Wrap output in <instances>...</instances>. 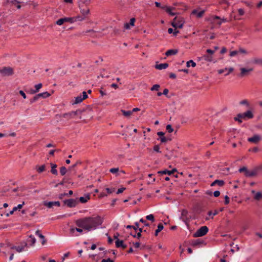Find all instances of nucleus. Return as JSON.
<instances>
[{
    "label": "nucleus",
    "instance_id": "f257e3e1",
    "mask_svg": "<svg viewBox=\"0 0 262 262\" xmlns=\"http://www.w3.org/2000/svg\"><path fill=\"white\" fill-rule=\"evenodd\" d=\"M103 222V219L98 215L96 217H84L75 221L76 225L88 231L95 230L101 225Z\"/></svg>",
    "mask_w": 262,
    "mask_h": 262
},
{
    "label": "nucleus",
    "instance_id": "f03ea898",
    "mask_svg": "<svg viewBox=\"0 0 262 262\" xmlns=\"http://www.w3.org/2000/svg\"><path fill=\"white\" fill-rule=\"evenodd\" d=\"M92 108L90 105L86 106L85 108L82 109L79 108L75 111H71L67 113L63 114L61 116L68 120L74 118L75 116L81 114L85 111H91Z\"/></svg>",
    "mask_w": 262,
    "mask_h": 262
},
{
    "label": "nucleus",
    "instance_id": "7ed1b4c3",
    "mask_svg": "<svg viewBox=\"0 0 262 262\" xmlns=\"http://www.w3.org/2000/svg\"><path fill=\"white\" fill-rule=\"evenodd\" d=\"M185 23V21L183 17L176 16L171 23V25L175 29H182Z\"/></svg>",
    "mask_w": 262,
    "mask_h": 262
},
{
    "label": "nucleus",
    "instance_id": "20e7f679",
    "mask_svg": "<svg viewBox=\"0 0 262 262\" xmlns=\"http://www.w3.org/2000/svg\"><path fill=\"white\" fill-rule=\"evenodd\" d=\"M238 171L241 173L244 172L245 177L249 178L255 177L257 174V172L255 167L252 170L249 171L246 167L243 166L238 169Z\"/></svg>",
    "mask_w": 262,
    "mask_h": 262
},
{
    "label": "nucleus",
    "instance_id": "39448f33",
    "mask_svg": "<svg viewBox=\"0 0 262 262\" xmlns=\"http://www.w3.org/2000/svg\"><path fill=\"white\" fill-rule=\"evenodd\" d=\"M208 231L209 229L207 226H202L199 228L194 233H193V237H198L203 236L207 234Z\"/></svg>",
    "mask_w": 262,
    "mask_h": 262
},
{
    "label": "nucleus",
    "instance_id": "423d86ee",
    "mask_svg": "<svg viewBox=\"0 0 262 262\" xmlns=\"http://www.w3.org/2000/svg\"><path fill=\"white\" fill-rule=\"evenodd\" d=\"M14 73L13 69L10 67H4L0 68V74L2 76H10Z\"/></svg>",
    "mask_w": 262,
    "mask_h": 262
},
{
    "label": "nucleus",
    "instance_id": "0eeeda50",
    "mask_svg": "<svg viewBox=\"0 0 262 262\" xmlns=\"http://www.w3.org/2000/svg\"><path fill=\"white\" fill-rule=\"evenodd\" d=\"M50 96H51V94H50L48 92H43L41 93L36 94L32 98L30 99V103L32 104L33 103L37 101L40 98L45 99L48 97H49Z\"/></svg>",
    "mask_w": 262,
    "mask_h": 262
},
{
    "label": "nucleus",
    "instance_id": "6e6552de",
    "mask_svg": "<svg viewBox=\"0 0 262 262\" xmlns=\"http://www.w3.org/2000/svg\"><path fill=\"white\" fill-rule=\"evenodd\" d=\"M63 203L68 207L73 208L75 207L77 205V204L78 203V201L77 200V199H70L64 200Z\"/></svg>",
    "mask_w": 262,
    "mask_h": 262
},
{
    "label": "nucleus",
    "instance_id": "1a4fd4ad",
    "mask_svg": "<svg viewBox=\"0 0 262 262\" xmlns=\"http://www.w3.org/2000/svg\"><path fill=\"white\" fill-rule=\"evenodd\" d=\"M64 23H70L71 24H72L73 23V18H72V17H66L60 18L56 21V24L57 25L61 26L63 25Z\"/></svg>",
    "mask_w": 262,
    "mask_h": 262
},
{
    "label": "nucleus",
    "instance_id": "9d476101",
    "mask_svg": "<svg viewBox=\"0 0 262 262\" xmlns=\"http://www.w3.org/2000/svg\"><path fill=\"white\" fill-rule=\"evenodd\" d=\"M43 204L44 206L47 207L49 208H52L53 206H57L58 207L60 206V203L59 201H43Z\"/></svg>",
    "mask_w": 262,
    "mask_h": 262
},
{
    "label": "nucleus",
    "instance_id": "9b49d317",
    "mask_svg": "<svg viewBox=\"0 0 262 262\" xmlns=\"http://www.w3.org/2000/svg\"><path fill=\"white\" fill-rule=\"evenodd\" d=\"M242 114L243 119L245 120L252 119L254 117V115L251 110H248Z\"/></svg>",
    "mask_w": 262,
    "mask_h": 262
},
{
    "label": "nucleus",
    "instance_id": "f8f14e48",
    "mask_svg": "<svg viewBox=\"0 0 262 262\" xmlns=\"http://www.w3.org/2000/svg\"><path fill=\"white\" fill-rule=\"evenodd\" d=\"M188 214V212L186 209H183L181 212V216L180 220H182L186 225H188V222L189 221L188 218L187 217Z\"/></svg>",
    "mask_w": 262,
    "mask_h": 262
},
{
    "label": "nucleus",
    "instance_id": "ddd939ff",
    "mask_svg": "<svg viewBox=\"0 0 262 262\" xmlns=\"http://www.w3.org/2000/svg\"><path fill=\"white\" fill-rule=\"evenodd\" d=\"M161 9L164 10L170 16H174L177 14L176 13L172 11V10H175V8L174 7L163 6L161 7Z\"/></svg>",
    "mask_w": 262,
    "mask_h": 262
},
{
    "label": "nucleus",
    "instance_id": "4468645a",
    "mask_svg": "<svg viewBox=\"0 0 262 262\" xmlns=\"http://www.w3.org/2000/svg\"><path fill=\"white\" fill-rule=\"evenodd\" d=\"M261 139V137L258 135H254L253 136L248 138V141L254 144L258 143Z\"/></svg>",
    "mask_w": 262,
    "mask_h": 262
},
{
    "label": "nucleus",
    "instance_id": "2eb2a0df",
    "mask_svg": "<svg viewBox=\"0 0 262 262\" xmlns=\"http://www.w3.org/2000/svg\"><path fill=\"white\" fill-rule=\"evenodd\" d=\"M206 244V242L204 240L201 239H192L191 242V245L193 247H196L201 245H205Z\"/></svg>",
    "mask_w": 262,
    "mask_h": 262
},
{
    "label": "nucleus",
    "instance_id": "dca6fc26",
    "mask_svg": "<svg viewBox=\"0 0 262 262\" xmlns=\"http://www.w3.org/2000/svg\"><path fill=\"white\" fill-rule=\"evenodd\" d=\"M177 171V170L176 168H173L171 170H169L167 169H164L163 170H161L158 171V173L159 174H167L168 176H171V174H173L175 172Z\"/></svg>",
    "mask_w": 262,
    "mask_h": 262
},
{
    "label": "nucleus",
    "instance_id": "f3484780",
    "mask_svg": "<svg viewBox=\"0 0 262 262\" xmlns=\"http://www.w3.org/2000/svg\"><path fill=\"white\" fill-rule=\"evenodd\" d=\"M205 12V10H202L200 11H199L198 9H194L191 12V15H195L197 18H201L204 15Z\"/></svg>",
    "mask_w": 262,
    "mask_h": 262
},
{
    "label": "nucleus",
    "instance_id": "a211bd4d",
    "mask_svg": "<svg viewBox=\"0 0 262 262\" xmlns=\"http://www.w3.org/2000/svg\"><path fill=\"white\" fill-rule=\"evenodd\" d=\"M240 70H241V73L239 74V76L240 77H243L248 75L250 72H251L253 71V69L250 68V69H247L245 68H241Z\"/></svg>",
    "mask_w": 262,
    "mask_h": 262
},
{
    "label": "nucleus",
    "instance_id": "6ab92c4d",
    "mask_svg": "<svg viewBox=\"0 0 262 262\" xmlns=\"http://www.w3.org/2000/svg\"><path fill=\"white\" fill-rule=\"evenodd\" d=\"M164 135L165 133L163 132H158L157 133V135L159 136L157 140H160L161 143H166L167 142V139H166V137L164 136Z\"/></svg>",
    "mask_w": 262,
    "mask_h": 262
},
{
    "label": "nucleus",
    "instance_id": "aec40b11",
    "mask_svg": "<svg viewBox=\"0 0 262 262\" xmlns=\"http://www.w3.org/2000/svg\"><path fill=\"white\" fill-rule=\"evenodd\" d=\"M84 196H81L78 199V202H80L81 203H85L88 202V200L90 199V194L89 193L85 194Z\"/></svg>",
    "mask_w": 262,
    "mask_h": 262
},
{
    "label": "nucleus",
    "instance_id": "412c9836",
    "mask_svg": "<svg viewBox=\"0 0 262 262\" xmlns=\"http://www.w3.org/2000/svg\"><path fill=\"white\" fill-rule=\"evenodd\" d=\"M168 64L167 63H160V64H157L155 65V68L156 69L161 70L163 69H165L167 68L168 67Z\"/></svg>",
    "mask_w": 262,
    "mask_h": 262
},
{
    "label": "nucleus",
    "instance_id": "4be33fe9",
    "mask_svg": "<svg viewBox=\"0 0 262 262\" xmlns=\"http://www.w3.org/2000/svg\"><path fill=\"white\" fill-rule=\"evenodd\" d=\"M252 193L255 194L254 199L255 200L259 201L262 199V193L261 192H256L255 190H252L251 191Z\"/></svg>",
    "mask_w": 262,
    "mask_h": 262
},
{
    "label": "nucleus",
    "instance_id": "5701e85b",
    "mask_svg": "<svg viewBox=\"0 0 262 262\" xmlns=\"http://www.w3.org/2000/svg\"><path fill=\"white\" fill-rule=\"evenodd\" d=\"M225 182L222 180H215L211 184V186H214L216 185H218L220 186H223L225 184Z\"/></svg>",
    "mask_w": 262,
    "mask_h": 262
},
{
    "label": "nucleus",
    "instance_id": "b1692460",
    "mask_svg": "<svg viewBox=\"0 0 262 262\" xmlns=\"http://www.w3.org/2000/svg\"><path fill=\"white\" fill-rule=\"evenodd\" d=\"M178 49H170L167 50L165 53V55L166 56H169L171 55H174L177 54L178 53Z\"/></svg>",
    "mask_w": 262,
    "mask_h": 262
},
{
    "label": "nucleus",
    "instance_id": "393cba45",
    "mask_svg": "<svg viewBox=\"0 0 262 262\" xmlns=\"http://www.w3.org/2000/svg\"><path fill=\"white\" fill-rule=\"evenodd\" d=\"M81 162L80 160H78L74 164L70 166L68 168V171H73L74 173H76V171L75 170V168L78 165L81 164Z\"/></svg>",
    "mask_w": 262,
    "mask_h": 262
},
{
    "label": "nucleus",
    "instance_id": "a878e982",
    "mask_svg": "<svg viewBox=\"0 0 262 262\" xmlns=\"http://www.w3.org/2000/svg\"><path fill=\"white\" fill-rule=\"evenodd\" d=\"M83 100V98H82V96L79 95L76 97H75V100L73 101H71V103L72 105L80 103Z\"/></svg>",
    "mask_w": 262,
    "mask_h": 262
},
{
    "label": "nucleus",
    "instance_id": "bb28decb",
    "mask_svg": "<svg viewBox=\"0 0 262 262\" xmlns=\"http://www.w3.org/2000/svg\"><path fill=\"white\" fill-rule=\"evenodd\" d=\"M35 234L38 236L39 238H40L41 239H42V241H41V244L42 245H45V243H46L47 241L45 239V237L44 235H43L40 230H37L36 232H35Z\"/></svg>",
    "mask_w": 262,
    "mask_h": 262
},
{
    "label": "nucleus",
    "instance_id": "cd10ccee",
    "mask_svg": "<svg viewBox=\"0 0 262 262\" xmlns=\"http://www.w3.org/2000/svg\"><path fill=\"white\" fill-rule=\"evenodd\" d=\"M50 165H51V172L52 174L57 176L58 174V171H57V170L56 169V168L57 167V164L53 163H51Z\"/></svg>",
    "mask_w": 262,
    "mask_h": 262
},
{
    "label": "nucleus",
    "instance_id": "c85d7f7f",
    "mask_svg": "<svg viewBox=\"0 0 262 262\" xmlns=\"http://www.w3.org/2000/svg\"><path fill=\"white\" fill-rule=\"evenodd\" d=\"M35 169L38 172V173H40L46 170V165L43 164L41 166L36 165L35 167Z\"/></svg>",
    "mask_w": 262,
    "mask_h": 262
},
{
    "label": "nucleus",
    "instance_id": "c756f323",
    "mask_svg": "<svg viewBox=\"0 0 262 262\" xmlns=\"http://www.w3.org/2000/svg\"><path fill=\"white\" fill-rule=\"evenodd\" d=\"M30 239L27 240V242L29 244L30 246H33L36 243V239L33 235H30L29 236Z\"/></svg>",
    "mask_w": 262,
    "mask_h": 262
},
{
    "label": "nucleus",
    "instance_id": "7c9ffc66",
    "mask_svg": "<svg viewBox=\"0 0 262 262\" xmlns=\"http://www.w3.org/2000/svg\"><path fill=\"white\" fill-rule=\"evenodd\" d=\"M164 228V226L162 223H159L158 225L157 229L155 230V235L156 236H158L159 233Z\"/></svg>",
    "mask_w": 262,
    "mask_h": 262
},
{
    "label": "nucleus",
    "instance_id": "2f4dec72",
    "mask_svg": "<svg viewBox=\"0 0 262 262\" xmlns=\"http://www.w3.org/2000/svg\"><path fill=\"white\" fill-rule=\"evenodd\" d=\"M79 8L80 9V13L85 17L86 15L90 13V9L89 8L82 9L81 6L79 5Z\"/></svg>",
    "mask_w": 262,
    "mask_h": 262
},
{
    "label": "nucleus",
    "instance_id": "473e14b6",
    "mask_svg": "<svg viewBox=\"0 0 262 262\" xmlns=\"http://www.w3.org/2000/svg\"><path fill=\"white\" fill-rule=\"evenodd\" d=\"M194 211L195 213L199 214L203 211V208L200 205H196L194 207Z\"/></svg>",
    "mask_w": 262,
    "mask_h": 262
},
{
    "label": "nucleus",
    "instance_id": "72a5a7b5",
    "mask_svg": "<svg viewBox=\"0 0 262 262\" xmlns=\"http://www.w3.org/2000/svg\"><path fill=\"white\" fill-rule=\"evenodd\" d=\"M73 193V191L72 190H69L68 193H61V194H59V196H58V198L60 200L62 199L65 196H70L71 195H72Z\"/></svg>",
    "mask_w": 262,
    "mask_h": 262
},
{
    "label": "nucleus",
    "instance_id": "f704fd0d",
    "mask_svg": "<svg viewBox=\"0 0 262 262\" xmlns=\"http://www.w3.org/2000/svg\"><path fill=\"white\" fill-rule=\"evenodd\" d=\"M252 62L254 64L262 66V59L261 58H254L252 60Z\"/></svg>",
    "mask_w": 262,
    "mask_h": 262
},
{
    "label": "nucleus",
    "instance_id": "c9c22d12",
    "mask_svg": "<svg viewBox=\"0 0 262 262\" xmlns=\"http://www.w3.org/2000/svg\"><path fill=\"white\" fill-rule=\"evenodd\" d=\"M202 58L206 61L211 62L213 61L212 56L210 55H204Z\"/></svg>",
    "mask_w": 262,
    "mask_h": 262
},
{
    "label": "nucleus",
    "instance_id": "e433bc0d",
    "mask_svg": "<svg viewBox=\"0 0 262 262\" xmlns=\"http://www.w3.org/2000/svg\"><path fill=\"white\" fill-rule=\"evenodd\" d=\"M11 249H15L17 252H21L24 249V247L13 246L11 247Z\"/></svg>",
    "mask_w": 262,
    "mask_h": 262
},
{
    "label": "nucleus",
    "instance_id": "4c0bfd02",
    "mask_svg": "<svg viewBox=\"0 0 262 262\" xmlns=\"http://www.w3.org/2000/svg\"><path fill=\"white\" fill-rule=\"evenodd\" d=\"M69 181V179H67L66 178H63L62 181H61L60 183H59L58 184H57L55 185V187H58V185H63L66 183H70V182Z\"/></svg>",
    "mask_w": 262,
    "mask_h": 262
},
{
    "label": "nucleus",
    "instance_id": "58836bf2",
    "mask_svg": "<svg viewBox=\"0 0 262 262\" xmlns=\"http://www.w3.org/2000/svg\"><path fill=\"white\" fill-rule=\"evenodd\" d=\"M121 112L123 116L125 117H129L132 115V112L130 111H125L124 110H121Z\"/></svg>",
    "mask_w": 262,
    "mask_h": 262
},
{
    "label": "nucleus",
    "instance_id": "ea45409f",
    "mask_svg": "<svg viewBox=\"0 0 262 262\" xmlns=\"http://www.w3.org/2000/svg\"><path fill=\"white\" fill-rule=\"evenodd\" d=\"M110 172L112 173H115L116 176H119V173H118L119 171V169L118 167L117 168H112L110 169Z\"/></svg>",
    "mask_w": 262,
    "mask_h": 262
},
{
    "label": "nucleus",
    "instance_id": "a19ab883",
    "mask_svg": "<svg viewBox=\"0 0 262 262\" xmlns=\"http://www.w3.org/2000/svg\"><path fill=\"white\" fill-rule=\"evenodd\" d=\"M73 18V23L76 21H82L84 19L85 17L82 16H77L76 17H72Z\"/></svg>",
    "mask_w": 262,
    "mask_h": 262
},
{
    "label": "nucleus",
    "instance_id": "79ce46f5",
    "mask_svg": "<svg viewBox=\"0 0 262 262\" xmlns=\"http://www.w3.org/2000/svg\"><path fill=\"white\" fill-rule=\"evenodd\" d=\"M186 66L188 68L190 67V66L194 68L196 66V63L194 62L193 60H190L186 62Z\"/></svg>",
    "mask_w": 262,
    "mask_h": 262
},
{
    "label": "nucleus",
    "instance_id": "37998d69",
    "mask_svg": "<svg viewBox=\"0 0 262 262\" xmlns=\"http://www.w3.org/2000/svg\"><path fill=\"white\" fill-rule=\"evenodd\" d=\"M68 170L65 166H62L60 168V173L61 176H63L66 174Z\"/></svg>",
    "mask_w": 262,
    "mask_h": 262
},
{
    "label": "nucleus",
    "instance_id": "c03bdc74",
    "mask_svg": "<svg viewBox=\"0 0 262 262\" xmlns=\"http://www.w3.org/2000/svg\"><path fill=\"white\" fill-rule=\"evenodd\" d=\"M124 242L123 240H120L117 239V240L115 241V245L117 248H120L122 246V245L123 244Z\"/></svg>",
    "mask_w": 262,
    "mask_h": 262
},
{
    "label": "nucleus",
    "instance_id": "a18cd8bd",
    "mask_svg": "<svg viewBox=\"0 0 262 262\" xmlns=\"http://www.w3.org/2000/svg\"><path fill=\"white\" fill-rule=\"evenodd\" d=\"M239 103L240 105H246L248 107H250L249 103L248 101V100H246V99H244V100H243L239 102Z\"/></svg>",
    "mask_w": 262,
    "mask_h": 262
},
{
    "label": "nucleus",
    "instance_id": "49530a36",
    "mask_svg": "<svg viewBox=\"0 0 262 262\" xmlns=\"http://www.w3.org/2000/svg\"><path fill=\"white\" fill-rule=\"evenodd\" d=\"M146 219L147 220L150 221L152 222H154L155 221V217L153 214H150L149 215H148L146 216Z\"/></svg>",
    "mask_w": 262,
    "mask_h": 262
},
{
    "label": "nucleus",
    "instance_id": "de8ad7c7",
    "mask_svg": "<svg viewBox=\"0 0 262 262\" xmlns=\"http://www.w3.org/2000/svg\"><path fill=\"white\" fill-rule=\"evenodd\" d=\"M166 130L168 132V133H171L173 131V129L171 125H170V124L167 125L166 126Z\"/></svg>",
    "mask_w": 262,
    "mask_h": 262
},
{
    "label": "nucleus",
    "instance_id": "09e8293b",
    "mask_svg": "<svg viewBox=\"0 0 262 262\" xmlns=\"http://www.w3.org/2000/svg\"><path fill=\"white\" fill-rule=\"evenodd\" d=\"M24 202H23V204H19L17 205V206L16 207H14L13 208V211H16V210H18V209H20L22 208L23 205H24Z\"/></svg>",
    "mask_w": 262,
    "mask_h": 262
},
{
    "label": "nucleus",
    "instance_id": "8fccbe9b",
    "mask_svg": "<svg viewBox=\"0 0 262 262\" xmlns=\"http://www.w3.org/2000/svg\"><path fill=\"white\" fill-rule=\"evenodd\" d=\"M42 86V84L41 83H38L37 84L35 85V91L37 93L39 92V89H41Z\"/></svg>",
    "mask_w": 262,
    "mask_h": 262
},
{
    "label": "nucleus",
    "instance_id": "3c124183",
    "mask_svg": "<svg viewBox=\"0 0 262 262\" xmlns=\"http://www.w3.org/2000/svg\"><path fill=\"white\" fill-rule=\"evenodd\" d=\"M160 88V85L158 84H154L151 88L150 90L153 91H158Z\"/></svg>",
    "mask_w": 262,
    "mask_h": 262
},
{
    "label": "nucleus",
    "instance_id": "603ef678",
    "mask_svg": "<svg viewBox=\"0 0 262 262\" xmlns=\"http://www.w3.org/2000/svg\"><path fill=\"white\" fill-rule=\"evenodd\" d=\"M7 2L12 4L13 5H16V4H20V2L17 0H7Z\"/></svg>",
    "mask_w": 262,
    "mask_h": 262
},
{
    "label": "nucleus",
    "instance_id": "864d4df0",
    "mask_svg": "<svg viewBox=\"0 0 262 262\" xmlns=\"http://www.w3.org/2000/svg\"><path fill=\"white\" fill-rule=\"evenodd\" d=\"M147 249L149 250H151L152 248H151V246H150V245H146V244L145 245H143L142 246V247H141V249Z\"/></svg>",
    "mask_w": 262,
    "mask_h": 262
},
{
    "label": "nucleus",
    "instance_id": "5fc2aeb1",
    "mask_svg": "<svg viewBox=\"0 0 262 262\" xmlns=\"http://www.w3.org/2000/svg\"><path fill=\"white\" fill-rule=\"evenodd\" d=\"M153 149L155 151L160 153L161 151L160 150V146L159 145H156L154 146Z\"/></svg>",
    "mask_w": 262,
    "mask_h": 262
},
{
    "label": "nucleus",
    "instance_id": "6e6d98bb",
    "mask_svg": "<svg viewBox=\"0 0 262 262\" xmlns=\"http://www.w3.org/2000/svg\"><path fill=\"white\" fill-rule=\"evenodd\" d=\"M141 223H142L144 224V225L145 226H149L150 224L149 223H148V222H146V220H145L143 218H141L140 221H139Z\"/></svg>",
    "mask_w": 262,
    "mask_h": 262
},
{
    "label": "nucleus",
    "instance_id": "4d7b16f0",
    "mask_svg": "<svg viewBox=\"0 0 262 262\" xmlns=\"http://www.w3.org/2000/svg\"><path fill=\"white\" fill-rule=\"evenodd\" d=\"M219 213V211L217 210H215L214 212H212V211H209L207 213L208 215L209 216H211V215H215L216 214H217Z\"/></svg>",
    "mask_w": 262,
    "mask_h": 262
},
{
    "label": "nucleus",
    "instance_id": "13d9d810",
    "mask_svg": "<svg viewBox=\"0 0 262 262\" xmlns=\"http://www.w3.org/2000/svg\"><path fill=\"white\" fill-rule=\"evenodd\" d=\"M106 235L107 236V242L108 244H112L113 243V239L112 238L108 235V233L106 234Z\"/></svg>",
    "mask_w": 262,
    "mask_h": 262
},
{
    "label": "nucleus",
    "instance_id": "bf43d9fd",
    "mask_svg": "<svg viewBox=\"0 0 262 262\" xmlns=\"http://www.w3.org/2000/svg\"><path fill=\"white\" fill-rule=\"evenodd\" d=\"M135 21H136V19L133 17V18H130V19L129 20V23H128V24L130 25V26H134Z\"/></svg>",
    "mask_w": 262,
    "mask_h": 262
},
{
    "label": "nucleus",
    "instance_id": "052dcab7",
    "mask_svg": "<svg viewBox=\"0 0 262 262\" xmlns=\"http://www.w3.org/2000/svg\"><path fill=\"white\" fill-rule=\"evenodd\" d=\"M230 203V198L228 195H225V201L224 204L225 205H228Z\"/></svg>",
    "mask_w": 262,
    "mask_h": 262
},
{
    "label": "nucleus",
    "instance_id": "680f3d73",
    "mask_svg": "<svg viewBox=\"0 0 262 262\" xmlns=\"http://www.w3.org/2000/svg\"><path fill=\"white\" fill-rule=\"evenodd\" d=\"M115 189L114 188H106V191L108 193L111 194V193H113V192H114Z\"/></svg>",
    "mask_w": 262,
    "mask_h": 262
},
{
    "label": "nucleus",
    "instance_id": "e2e57ef3",
    "mask_svg": "<svg viewBox=\"0 0 262 262\" xmlns=\"http://www.w3.org/2000/svg\"><path fill=\"white\" fill-rule=\"evenodd\" d=\"M238 53L237 50H234L230 52V56L231 57L234 56L236 55Z\"/></svg>",
    "mask_w": 262,
    "mask_h": 262
},
{
    "label": "nucleus",
    "instance_id": "0e129e2a",
    "mask_svg": "<svg viewBox=\"0 0 262 262\" xmlns=\"http://www.w3.org/2000/svg\"><path fill=\"white\" fill-rule=\"evenodd\" d=\"M238 53L247 54V51L243 48H239L238 50Z\"/></svg>",
    "mask_w": 262,
    "mask_h": 262
},
{
    "label": "nucleus",
    "instance_id": "69168bd1",
    "mask_svg": "<svg viewBox=\"0 0 262 262\" xmlns=\"http://www.w3.org/2000/svg\"><path fill=\"white\" fill-rule=\"evenodd\" d=\"M125 187H121L120 188H119L118 190H117V191L116 192L117 194H120V193H121L123 192L124 190H125Z\"/></svg>",
    "mask_w": 262,
    "mask_h": 262
},
{
    "label": "nucleus",
    "instance_id": "338daca9",
    "mask_svg": "<svg viewBox=\"0 0 262 262\" xmlns=\"http://www.w3.org/2000/svg\"><path fill=\"white\" fill-rule=\"evenodd\" d=\"M206 53L208 54V55H210L212 56V55L213 54H214V51L212 50L211 49H208L206 50Z\"/></svg>",
    "mask_w": 262,
    "mask_h": 262
},
{
    "label": "nucleus",
    "instance_id": "774afa93",
    "mask_svg": "<svg viewBox=\"0 0 262 262\" xmlns=\"http://www.w3.org/2000/svg\"><path fill=\"white\" fill-rule=\"evenodd\" d=\"M101 262H114V260L110 258H108L107 259H103Z\"/></svg>",
    "mask_w": 262,
    "mask_h": 262
}]
</instances>
